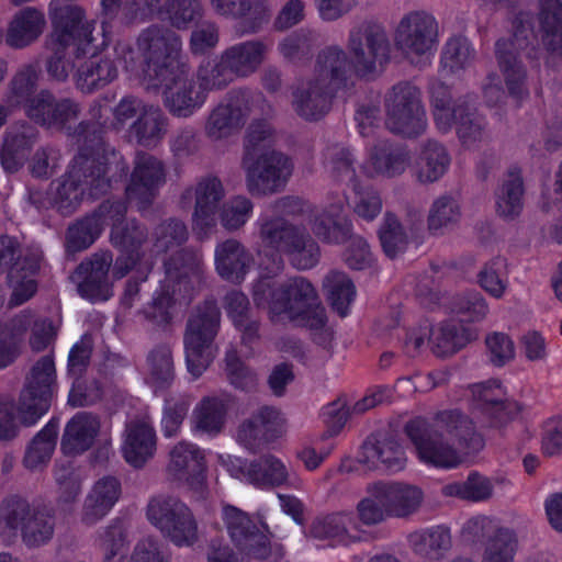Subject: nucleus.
<instances>
[{"mask_svg": "<svg viewBox=\"0 0 562 562\" xmlns=\"http://www.w3.org/2000/svg\"><path fill=\"white\" fill-rule=\"evenodd\" d=\"M181 47L175 32L153 25L138 35L136 50L128 43L120 42L114 55L131 79L147 90H161L169 111L188 117L204 104L206 93L196 90L189 78V68L180 60Z\"/></svg>", "mask_w": 562, "mask_h": 562, "instance_id": "nucleus-2", "label": "nucleus"}, {"mask_svg": "<svg viewBox=\"0 0 562 562\" xmlns=\"http://www.w3.org/2000/svg\"><path fill=\"white\" fill-rule=\"evenodd\" d=\"M127 165L121 154L97 148L75 157L68 172L54 182L50 190L53 204L61 213L74 212L86 198H98L105 193L112 182L122 179Z\"/></svg>", "mask_w": 562, "mask_h": 562, "instance_id": "nucleus-5", "label": "nucleus"}, {"mask_svg": "<svg viewBox=\"0 0 562 562\" xmlns=\"http://www.w3.org/2000/svg\"><path fill=\"white\" fill-rule=\"evenodd\" d=\"M359 462L371 470L398 472L404 469L406 457L394 438L368 439L361 447Z\"/></svg>", "mask_w": 562, "mask_h": 562, "instance_id": "nucleus-35", "label": "nucleus"}, {"mask_svg": "<svg viewBox=\"0 0 562 562\" xmlns=\"http://www.w3.org/2000/svg\"><path fill=\"white\" fill-rule=\"evenodd\" d=\"M447 496H457L472 502H482L491 497L493 485L491 481L477 473H472L463 482H453L443 486Z\"/></svg>", "mask_w": 562, "mask_h": 562, "instance_id": "nucleus-60", "label": "nucleus"}, {"mask_svg": "<svg viewBox=\"0 0 562 562\" xmlns=\"http://www.w3.org/2000/svg\"><path fill=\"white\" fill-rule=\"evenodd\" d=\"M450 157L447 149L435 140H428L420 147L414 166V177L419 183L438 181L448 170Z\"/></svg>", "mask_w": 562, "mask_h": 562, "instance_id": "nucleus-41", "label": "nucleus"}, {"mask_svg": "<svg viewBox=\"0 0 562 562\" xmlns=\"http://www.w3.org/2000/svg\"><path fill=\"white\" fill-rule=\"evenodd\" d=\"M124 232L127 239L134 238V245L131 247H119L123 255L116 259L114 267L112 269V277L115 280L122 279L127 274L133 266L136 265L137 261H140L145 258V254H140L139 249L142 248L143 243L145 241V233L144 231L136 225L135 222H125L124 221Z\"/></svg>", "mask_w": 562, "mask_h": 562, "instance_id": "nucleus-58", "label": "nucleus"}, {"mask_svg": "<svg viewBox=\"0 0 562 562\" xmlns=\"http://www.w3.org/2000/svg\"><path fill=\"white\" fill-rule=\"evenodd\" d=\"M36 136V130L31 125L20 124L10 127L1 149V162L7 171L18 170L26 153L35 143Z\"/></svg>", "mask_w": 562, "mask_h": 562, "instance_id": "nucleus-43", "label": "nucleus"}, {"mask_svg": "<svg viewBox=\"0 0 562 562\" xmlns=\"http://www.w3.org/2000/svg\"><path fill=\"white\" fill-rule=\"evenodd\" d=\"M461 217L459 202L451 195L438 196L428 213V228L434 233L456 225Z\"/></svg>", "mask_w": 562, "mask_h": 562, "instance_id": "nucleus-61", "label": "nucleus"}, {"mask_svg": "<svg viewBox=\"0 0 562 562\" xmlns=\"http://www.w3.org/2000/svg\"><path fill=\"white\" fill-rule=\"evenodd\" d=\"M202 281L201 257L189 255L180 268L175 259L166 263L165 279L144 308L145 317L157 326L171 323L178 310L188 304Z\"/></svg>", "mask_w": 562, "mask_h": 562, "instance_id": "nucleus-8", "label": "nucleus"}, {"mask_svg": "<svg viewBox=\"0 0 562 562\" xmlns=\"http://www.w3.org/2000/svg\"><path fill=\"white\" fill-rule=\"evenodd\" d=\"M41 255L34 252L29 257L18 259L9 271V284L12 294L9 301L11 306H18L30 300L36 292L37 285L34 276L40 268Z\"/></svg>", "mask_w": 562, "mask_h": 562, "instance_id": "nucleus-40", "label": "nucleus"}, {"mask_svg": "<svg viewBox=\"0 0 562 562\" xmlns=\"http://www.w3.org/2000/svg\"><path fill=\"white\" fill-rule=\"evenodd\" d=\"M524 183L517 168L508 170L496 192L497 213L505 218H514L522 210Z\"/></svg>", "mask_w": 562, "mask_h": 562, "instance_id": "nucleus-50", "label": "nucleus"}, {"mask_svg": "<svg viewBox=\"0 0 562 562\" xmlns=\"http://www.w3.org/2000/svg\"><path fill=\"white\" fill-rule=\"evenodd\" d=\"M223 518L232 539L246 549L248 554L268 562H278L283 557L282 546L271 544L246 513L234 506H225Z\"/></svg>", "mask_w": 562, "mask_h": 562, "instance_id": "nucleus-19", "label": "nucleus"}, {"mask_svg": "<svg viewBox=\"0 0 562 562\" xmlns=\"http://www.w3.org/2000/svg\"><path fill=\"white\" fill-rule=\"evenodd\" d=\"M394 45L412 65L424 67L431 63L439 44L438 23L426 11H409L394 29Z\"/></svg>", "mask_w": 562, "mask_h": 562, "instance_id": "nucleus-11", "label": "nucleus"}, {"mask_svg": "<svg viewBox=\"0 0 562 562\" xmlns=\"http://www.w3.org/2000/svg\"><path fill=\"white\" fill-rule=\"evenodd\" d=\"M38 80V72L33 66L21 68L12 78L4 99L5 104H0V127L5 123L9 115L8 108L21 104L27 106L36 95L31 97Z\"/></svg>", "mask_w": 562, "mask_h": 562, "instance_id": "nucleus-46", "label": "nucleus"}, {"mask_svg": "<svg viewBox=\"0 0 562 562\" xmlns=\"http://www.w3.org/2000/svg\"><path fill=\"white\" fill-rule=\"evenodd\" d=\"M268 50L269 46L263 41L247 40L231 45L221 55L236 78H248L260 69Z\"/></svg>", "mask_w": 562, "mask_h": 562, "instance_id": "nucleus-34", "label": "nucleus"}, {"mask_svg": "<svg viewBox=\"0 0 562 562\" xmlns=\"http://www.w3.org/2000/svg\"><path fill=\"white\" fill-rule=\"evenodd\" d=\"M157 435L148 416L131 419L122 434L121 452L133 468H143L156 453Z\"/></svg>", "mask_w": 562, "mask_h": 562, "instance_id": "nucleus-24", "label": "nucleus"}, {"mask_svg": "<svg viewBox=\"0 0 562 562\" xmlns=\"http://www.w3.org/2000/svg\"><path fill=\"white\" fill-rule=\"evenodd\" d=\"M57 437V425L48 423L32 440L26 449L23 464L31 471L45 467L54 452Z\"/></svg>", "mask_w": 562, "mask_h": 562, "instance_id": "nucleus-55", "label": "nucleus"}, {"mask_svg": "<svg viewBox=\"0 0 562 562\" xmlns=\"http://www.w3.org/2000/svg\"><path fill=\"white\" fill-rule=\"evenodd\" d=\"M472 408L482 425L497 426L508 419L506 393L499 382L493 380L471 386Z\"/></svg>", "mask_w": 562, "mask_h": 562, "instance_id": "nucleus-30", "label": "nucleus"}, {"mask_svg": "<svg viewBox=\"0 0 562 562\" xmlns=\"http://www.w3.org/2000/svg\"><path fill=\"white\" fill-rule=\"evenodd\" d=\"M166 133V117L162 111L148 104L142 115L130 125L128 134L143 146H155Z\"/></svg>", "mask_w": 562, "mask_h": 562, "instance_id": "nucleus-48", "label": "nucleus"}, {"mask_svg": "<svg viewBox=\"0 0 562 562\" xmlns=\"http://www.w3.org/2000/svg\"><path fill=\"white\" fill-rule=\"evenodd\" d=\"M405 431L419 460L436 468H457L462 463L463 454L483 447L473 422L458 411L438 414L432 424L415 418L406 424Z\"/></svg>", "mask_w": 562, "mask_h": 562, "instance_id": "nucleus-3", "label": "nucleus"}, {"mask_svg": "<svg viewBox=\"0 0 562 562\" xmlns=\"http://www.w3.org/2000/svg\"><path fill=\"white\" fill-rule=\"evenodd\" d=\"M213 11L226 19L245 20L247 33L258 32L271 15L267 0H209Z\"/></svg>", "mask_w": 562, "mask_h": 562, "instance_id": "nucleus-33", "label": "nucleus"}, {"mask_svg": "<svg viewBox=\"0 0 562 562\" xmlns=\"http://www.w3.org/2000/svg\"><path fill=\"white\" fill-rule=\"evenodd\" d=\"M79 112L75 101L67 98L55 100L48 91L40 92L27 106L29 117L47 127L56 128L77 121Z\"/></svg>", "mask_w": 562, "mask_h": 562, "instance_id": "nucleus-31", "label": "nucleus"}, {"mask_svg": "<svg viewBox=\"0 0 562 562\" xmlns=\"http://www.w3.org/2000/svg\"><path fill=\"white\" fill-rule=\"evenodd\" d=\"M347 199L330 193L321 205L299 196L274 201L270 213L260 214L256 222L262 248L271 254L276 273L282 268V255L297 270L314 268L321 258L317 238L328 244H342L351 235V222L344 216Z\"/></svg>", "mask_w": 562, "mask_h": 562, "instance_id": "nucleus-1", "label": "nucleus"}, {"mask_svg": "<svg viewBox=\"0 0 562 562\" xmlns=\"http://www.w3.org/2000/svg\"><path fill=\"white\" fill-rule=\"evenodd\" d=\"M146 516L149 522L177 547H190L198 540L196 520L190 508L177 497H153L148 502Z\"/></svg>", "mask_w": 562, "mask_h": 562, "instance_id": "nucleus-14", "label": "nucleus"}, {"mask_svg": "<svg viewBox=\"0 0 562 562\" xmlns=\"http://www.w3.org/2000/svg\"><path fill=\"white\" fill-rule=\"evenodd\" d=\"M538 20L541 43L547 52L546 64L552 65L555 58L562 60V2L561 0H539Z\"/></svg>", "mask_w": 562, "mask_h": 562, "instance_id": "nucleus-36", "label": "nucleus"}, {"mask_svg": "<svg viewBox=\"0 0 562 562\" xmlns=\"http://www.w3.org/2000/svg\"><path fill=\"white\" fill-rule=\"evenodd\" d=\"M411 165L409 151L389 142H379L367 150L361 173L369 178L393 179L402 176Z\"/></svg>", "mask_w": 562, "mask_h": 562, "instance_id": "nucleus-26", "label": "nucleus"}, {"mask_svg": "<svg viewBox=\"0 0 562 562\" xmlns=\"http://www.w3.org/2000/svg\"><path fill=\"white\" fill-rule=\"evenodd\" d=\"M195 198L192 215V231L199 239H205L215 231L217 225V206L224 198L222 182L214 177L202 179L194 189L184 192L183 199Z\"/></svg>", "mask_w": 562, "mask_h": 562, "instance_id": "nucleus-22", "label": "nucleus"}, {"mask_svg": "<svg viewBox=\"0 0 562 562\" xmlns=\"http://www.w3.org/2000/svg\"><path fill=\"white\" fill-rule=\"evenodd\" d=\"M314 45L313 32L301 29L278 43V52L290 63H299L307 58Z\"/></svg>", "mask_w": 562, "mask_h": 562, "instance_id": "nucleus-64", "label": "nucleus"}, {"mask_svg": "<svg viewBox=\"0 0 562 562\" xmlns=\"http://www.w3.org/2000/svg\"><path fill=\"white\" fill-rule=\"evenodd\" d=\"M431 104L438 130L447 133L454 127L464 146L473 147L487 138L485 120L464 101H453L446 87H434Z\"/></svg>", "mask_w": 562, "mask_h": 562, "instance_id": "nucleus-12", "label": "nucleus"}, {"mask_svg": "<svg viewBox=\"0 0 562 562\" xmlns=\"http://www.w3.org/2000/svg\"><path fill=\"white\" fill-rule=\"evenodd\" d=\"M379 236L383 250L390 258L397 257L406 249L408 241L407 233L393 214H385Z\"/></svg>", "mask_w": 562, "mask_h": 562, "instance_id": "nucleus-63", "label": "nucleus"}, {"mask_svg": "<svg viewBox=\"0 0 562 562\" xmlns=\"http://www.w3.org/2000/svg\"><path fill=\"white\" fill-rule=\"evenodd\" d=\"M355 196L349 202L353 214L366 222L374 221L382 211L381 194L373 187H363L360 183H355L351 188Z\"/></svg>", "mask_w": 562, "mask_h": 562, "instance_id": "nucleus-62", "label": "nucleus"}, {"mask_svg": "<svg viewBox=\"0 0 562 562\" xmlns=\"http://www.w3.org/2000/svg\"><path fill=\"white\" fill-rule=\"evenodd\" d=\"M126 206L122 202H103L91 215L78 221L69 227L67 234V250L77 252L90 247L100 236L104 226L110 225L111 241L115 247H131L134 238H126L124 232Z\"/></svg>", "mask_w": 562, "mask_h": 562, "instance_id": "nucleus-13", "label": "nucleus"}, {"mask_svg": "<svg viewBox=\"0 0 562 562\" xmlns=\"http://www.w3.org/2000/svg\"><path fill=\"white\" fill-rule=\"evenodd\" d=\"M367 492L381 497L389 516L396 518L415 514L424 498L419 487L401 482H375L367 486Z\"/></svg>", "mask_w": 562, "mask_h": 562, "instance_id": "nucleus-28", "label": "nucleus"}, {"mask_svg": "<svg viewBox=\"0 0 562 562\" xmlns=\"http://www.w3.org/2000/svg\"><path fill=\"white\" fill-rule=\"evenodd\" d=\"M248 104L244 92H232L210 114L206 135L214 139H223L238 131L248 113Z\"/></svg>", "mask_w": 562, "mask_h": 562, "instance_id": "nucleus-29", "label": "nucleus"}, {"mask_svg": "<svg viewBox=\"0 0 562 562\" xmlns=\"http://www.w3.org/2000/svg\"><path fill=\"white\" fill-rule=\"evenodd\" d=\"M221 313L215 302L207 301L190 317L184 335L186 363L193 379L200 378L217 355L214 338Z\"/></svg>", "mask_w": 562, "mask_h": 562, "instance_id": "nucleus-10", "label": "nucleus"}, {"mask_svg": "<svg viewBox=\"0 0 562 562\" xmlns=\"http://www.w3.org/2000/svg\"><path fill=\"white\" fill-rule=\"evenodd\" d=\"M323 286L333 308L340 316H346L356 297V289L350 278L344 272L330 271L325 277Z\"/></svg>", "mask_w": 562, "mask_h": 562, "instance_id": "nucleus-54", "label": "nucleus"}, {"mask_svg": "<svg viewBox=\"0 0 562 562\" xmlns=\"http://www.w3.org/2000/svg\"><path fill=\"white\" fill-rule=\"evenodd\" d=\"M175 379L172 352L169 346H158L147 359V382L156 390L167 389Z\"/></svg>", "mask_w": 562, "mask_h": 562, "instance_id": "nucleus-56", "label": "nucleus"}, {"mask_svg": "<svg viewBox=\"0 0 562 562\" xmlns=\"http://www.w3.org/2000/svg\"><path fill=\"white\" fill-rule=\"evenodd\" d=\"M289 470L277 457L267 454L248 465V483L256 487L267 488L286 484Z\"/></svg>", "mask_w": 562, "mask_h": 562, "instance_id": "nucleus-49", "label": "nucleus"}, {"mask_svg": "<svg viewBox=\"0 0 562 562\" xmlns=\"http://www.w3.org/2000/svg\"><path fill=\"white\" fill-rule=\"evenodd\" d=\"M353 164V153L344 146H328L324 153V166L328 175L335 181L347 183L350 188L355 183H360Z\"/></svg>", "mask_w": 562, "mask_h": 562, "instance_id": "nucleus-53", "label": "nucleus"}, {"mask_svg": "<svg viewBox=\"0 0 562 562\" xmlns=\"http://www.w3.org/2000/svg\"><path fill=\"white\" fill-rule=\"evenodd\" d=\"M241 167L248 191L254 195H267L285 187L294 164L288 155L274 148L271 126L259 121L249 126Z\"/></svg>", "mask_w": 562, "mask_h": 562, "instance_id": "nucleus-7", "label": "nucleus"}, {"mask_svg": "<svg viewBox=\"0 0 562 562\" xmlns=\"http://www.w3.org/2000/svg\"><path fill=\"white\" fill-rule=\"evenodd\" d=\"M57 391L54 359L44 356L34 363L19 397V416L23 426H34L49 409Z\"/></svg>", "mask_w": 562, "mask_h": 562, "instance_id": "nucleus-15", "label": "nucleus"}, {"mask_svg": "<svg viewBox=\"0 0 562 562\" xmlns=\"http://www.w3.org/2000/svg\"><path fill=\"white\" fill-rule=\"evenodd\" d=\"M255 303L268 310L273 322L293 321L312 329L325 325V310L313 284L295 277L276 283L262 277L254 286Z\"/></svg>", "mask_w": 562, "mask_h": 562, "instance_id": "nucleus-6", "label": "nucleus"}, {"mask_svg": "<svg viewBox=\"0 0 562 562\" xmlns=\"http://www.w3.org/2000/svg\"><path fill=\"white\" fill-rule=\"evenodd\" d=\"M82 14L78 9L64 8L55 0L50 5V19L54 32L48 48L53 56L47 63L48 74L58 81L67 79L72 64L69 60L71 52L89 53L87 47L92 43V33L89 25L79 29Z\"/></svg>", "mask_w": 562, "mask_h": 562, "instance_id": "nucleus-9", "label": "nucleus"}, {"mask_svg": "<svg viewBox=\"0 0 562 562\" xmlns=\"http://www.w3.org/2000/svg\"><path fill=\"white\" fill-rule=\"evenodd\" d=\"M385 125L404 136H417L426 127V113L420 90L409 83L400 82L384 95Z\"/></svg>", "mask_w": 562, "mask_h": 562, "instance_id": "nucleus-17", "label": "nucleus"}, {"mask_svg": "<svg viewBox=\"0 0 562 562\" xmlns=\"http://www.w3.org/2000/svg\"><path fill=\"white\" fill-rule=\"evenodd\" d=\"M45 26L46 18L42 10L33 7L23 8L10 20L5 42L10 47L24 48L43 34Z\"/></svg>", "mask_w": 562, "mask_h": 562, "instance_id": "nucleus-38", "label": "nucleus"}, {"mask_svg": "<svg viewBox=\"0 0 562 562\" xmlns=\"http://www.w3.org/2000/svg\"><path fill=\"white\" fill-rule=\"evenodd\" d=\"M471 338L472 335L468 329L453 322L430 327V345L434 352L440 357L456 352L465 346Z\"/></svg>", "mask_w": 562, "mask_h": 562, "instance_id": "nucleus-52", "label": "nucleus"}, {"mask_svg": "<svg viewBox=\"0 0 562 562\" xmlns=\"http://www.w3.org/2000/svg\"><path fill=\"white\" fill-rule=\"evenodd\" d=\"M192 403L189 394H169L165 398L161 417V430L165 437H176L182 427Z\"/></svg>", "mask_w": 562, "mask_h": 562, "instance_id": "nucleus-57", "label": "nucleus"}, {"mask_svg": "<svg viewBox=\"0 0 562 562\" xmlns=\"http://www.w3.org/2000/svg\"><path fill=\"white\" fill-rule=\"evenodd\" d=\"M312 533L316 538L331 539L337 543L348 544L361 537L353 513H337L314 521Z\"/></svg>", "mask_w": 562, "mask_h": 562, "instance_id": "nucleus-42", "label": "nucleus"}, {"mask_svg": "<svg viewBox=\"0 0 562 562\" xmlns=\"http://www.w3.org/2000/svg\"><path fill=\"white\" fill-rule=\"evenodd\" d=\"M347 87L335 85L321 74L317 57L313 77L301 81L293 91V109L304 120L317 121L329 111L333 92Z\"/></svg>", "mask_w": 562, "mask_h": 562, "instance_id": "nucleus-21", "label": "nucleus"}, {"mask_svg": "<svg viewBox=\"0 0 562 562\" xmlns=\"http://www.w3.org/2000/svg\"><path fill=\"white\" fill-rule=\"evenodd\" d=\"M532 30L526 26L522 19L515 22V32L510 38L499 40L496 43V57L498 67L504 77L507 91L510 97L521 101L529 95L527 88V71L518 59V54L529 45Z\"/></svg>", "mask_w": 562, "mask_h": 562, "instance_id": "nucleus-18", "label": "nucleus"}, {"mask_svg": "<svg viewBox=\"0 0 562 562\" xmlns=\"http://www.w3.org/2000/svg\"><path fill=\"white\" fill-rule=\"evenodd\" d=\"M33 322L34 314L24 310L8 323L0 324V369L13 362L18 356V345Z\"/></svg>", "mask_w": 562, "mask_h": 562, "instance_id": "nucleus-47", "label": "nucleus"}, {"mask_svg": "<svg viewBox=\"0 0 562 562\" xmlns=\"http://www.w3.org/2000/svg\"><path fill=\"white\" fill-rule=\"evenodd\" d=\"M517 547L515 532L508 528H498L486 540L482 562H514Z\"/></svg>", "mask_w": 562, "mask_h": 562, "instance_id": "nucleus-59", "label": "nucleus"}, {"mask_svg": "<svg viewBox=\"0 0 562 562\" xmlns=\"http://www.w3.org/2000/svg\"><path fill=\"white\" fill-rule=\"evenodd\" d=\"M0 521L8 529L20 531L23 542L30 548L44 546L54 536V516L20 497H10L2 503Z\"/></svg>", "mask_w": 562, "mask_h": 562, "instance_id": "nucleus-16", "label": "nucleus"}, {"mask_svg": "<svg viewBox=\"0 0 562 562\" xmlns=\"http://www.w3.org/2000/svg\"><path fill=\"white\" fill-rule=\"evenodd\" d=\"M122 495V485L115 476H103L95 481L86 495L81 521L94 525L103 519L116 505Z\"/></svg>", "mask_w": 562, "mask_h": 562, "instance_id": "nucleus-32", "label": "nucleus"}, {"mask_svg": "<svg viewBox=\"0 0 562 562\" xmlns=\"http://www.w3.org/2000/svg\"><path fill=\"white\" fill-rule=\"evenodd\" d=\"M97 438H101L108 454L112 445L110 430L102 429L98 416L87 412L77 413L65 426L61 450L66 454H81L93 446Z\"/></svg>", "mask_w": 562, "mask_h": 562, "instance_id": "nucleus-23", "label": "nucleus"}, {"mask_svg": "<svg viewBox=\"0 0 562 562\" xmlns=\"http://www.w3.org/2000/svg\"><path fill=\"white\" fill-rule=\"evenodd\" d=\"M475 50L468 38L459 36L450 38L441 53V76H460L474 61Z\"/></svg>", "mask_w": 562, "mask_h": 562, "instance_id": "nucleus-51", "label": "nucleus"}, {"mask_svg": "<svg viewBox=\"0 0 562 562\" xmlns=\"http://www.w3.org/2000/svg\"><path fill=\"white\" fill-rule=\"evenodd\" d=\"M113 263L110 251H99L82 261L76 270L80 295L90 301H106L112 295L109 271Z\"/></svg>", "mask_w": 562, "mask_h": 562, "instance_id": "nucleus-27", "label": "nucleus"}, {"mask_svg": "<svg viewBox=\"0 0 562 562\" xmlns=\"http://www.w3.org/2000/svg\"><path fill=\"white\" fill-rule=\"evenodd\" d=\"M347 48L331 45L318 53V70L335 85H352L353 76L372 78L389 60L390 42L385 29L364 21L348 34Z\"/></svg>", "mask_w": 562, "mask_h": 562, "instance_id": "nucleus-4", "label": "nucleus"}, {"mask_svg": "<svg viewBox=\"0 0 562 562\" xmlns=\"http://www.w3.org/2000/svg\"><path fill=\"white\" fill-rule=\"evenodd\" d=\"M166 167L158 157L139 151L134 158L130 183L126 187V199L139 210L148 206L166 183Z\"/></svg>", "mask_w": 562, "mask_h": 562, "instance_id": "nucleus-20", "label": "nucleus"}, {"mask_svg": "<svg viewBox=\"0 0 562 562\" xmlns=\"http://www.w3.org/2000/svg\"><path fill=\"white\" fill-rule=\"evenodd\" d=\"M117 77V67L109 57L91 56L83 61L75 75L77 88L86 93L112 82Z\"/></svg>", "mask_w": 562, "mask_h": 562, "instance_id": "nucleus-44", "label": "nucleus"}, {"mask_svg": "<svg viewBox=\"0 0 562 562\" xmlns=\"http://www.w3.org/2000/svg\"><path fill=\"white\" fill-rule=\"evenodd\" d=\"M227 405L223 398L215 396L203 397L193 408L191 423L193 430L217 436L226 422Z\"/></svg>", "mask_w": 562, "mask_h": 562, "instance_id": "nucleus-45", "label": "nucleus"}, {"mask_svg": "<svg viewBox=\"0 0 562 562\" xmlns=\"http://www.w3.org/2000/svg\"><path fill=\"white\" fill-rule=\"evenodd\" d=\"M205 458L196 445L179 441L170 450L168 473L171 479L186 483L201 495L205 487Z\"/></svg>", "mask_w": 562, "mask_h": 562, "instance_id": "nucleus-25", "label": "nucleus"}, {"mask_svg": "<svg viewBox=\"0 0 562 562\" xmlns=\"http://www.w3.org/2000/svg\"><path fill=\"white\" fill-rule=\"evenodd\" d=\"M189 236L186 224L179 220L170 218L160 223L154 231L151 252L161 255L168 251H175L172 257L168 260L175 259L177 265L181 268L183 262L188 260L189 255H202L198 251L176 250L181 246ZM167 261L165 262V265ZM201 269L203 270V258H201Z\"/></svg>", "mask_w": 562, "mask_h": 562, "instance_id": "nucleus-39", "label": "nucleus"}, {"mask_svg": "<svg viewBox=\"0 0 562 562\" xmlns=\"http://www.w3.org/2000/svg\"><path fill=\"white\" fill-rule=\"evenodd\" d=\"M214 263L221 278L231 282H239L249 271L252 256L240 241L229 238L216 245Z\"/></svg>", "mask_w": 562, "mask_h": 562, "instance_id": "nucleus-37", "label": "nucleus"}]
</instances>
